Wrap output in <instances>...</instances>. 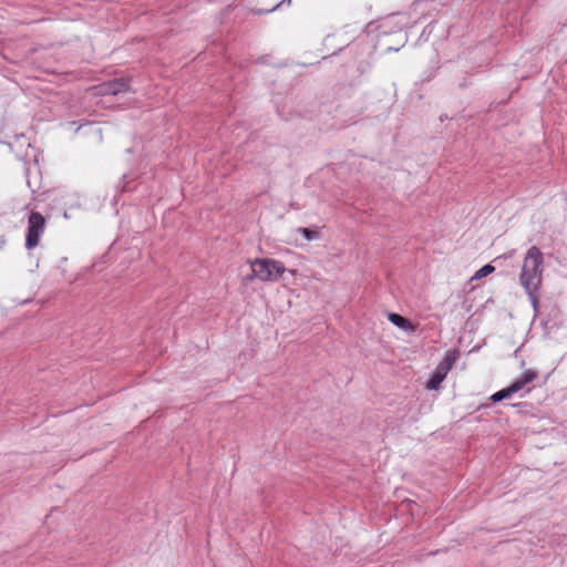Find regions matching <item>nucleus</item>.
Returning a JSON list of instances; mask_svg holds the SVG:
<instances>
[{"label": "nucleus", "instance_id": "39448f33", "mask_svg": "<svg viewBox=\"0 0 567 567\" xmlns=\"http://www.w3.org/2000/svg\"><path fill=\"white\" fill-rule=\"evenodd\" d=\"M537 378V373L530 369L525 370L522 375L513 381V383L491 395L494 403L501 402L505 399L513 396L515 393L523 390L527 384L532 383Z\"/></svg>", "mask_w": 567, "mask_h": 567}, {"label": "nucleus", "instance_id": "0eeeda50", "mask_svg": "<svg viewBox=\"0 0 567 567\" xmlns=\"http://www.w3.org/2000/svg\"><path fill=\"white\" fill-rule=\"evenodd\" d=\"M128 91V81L126 79H115L99 85L100 94L117 95Z\"/></svg>", "mask_w": 567, "mask_h": 567}, {"label": "nucleus", "instance_id": "ddd939ff", "mask_svg": "<svg viewBox=\"0 0 567 567\" xmlns=\"http://www.w3.org/2000/svg\"><path fill=\"white\" fill-rule=\"evenodd\" d=\"M288 2H290V0H288Z\"/></svg>", "mask_w": 567, "mask_h": 567}, {"label": "nucleus", "instance_id": "9d476101", "mask_svg": "<svg viewBox=\"0 0 567 567\" xmlns=\"http://www.w3.org/2000/svg\"><path fill=\"white\" fill-rule=\"evenodd\" d=\"M297 231L300 233L303 236V238L308 241L319 239V233L317 230H313L310 228H305V227H299L297 229Z\"/></svg>", "mask_w": 567, "mask_h": 567}, {"label": "nucleus", "instance_id": "f8f14e48", "mask_svg": "<svg viewBox=\"0 0 567 567\" xmlns=\"http://www.w3.org/2000/svg\"><path fill=\"white\" fill-rule=\"evenodd\" d=\"M122 192H125L126 190V185H123L122 188H121Z\"/></svg>", "mask_w": 567, "mask_h": 567}, {"label": "nucleus", "instance_id": "f03ea898", "mask_svg": "<svg viewBox=\"0 0 567 567\" xmlns=\"http://www.w3.org/2000/svg\"><path fill=\"white\" fill-rule=\"evenodd\" d=\"M251 275L248 280L258 278L261 281H276L286 271L285 265L275 259L257 258L250 261Z\"/></svg>", "mask_w": 567, "mask_h": 567}, {"label": "nucleus", "instance_id": "20e7f679", "mask_svg": "<svg viewBox=\"0 0 567 567\" xmlns=\"http://www.w3.org/2000/svg\"><path fill=\"white\" fill-rule=\"evenodd\" d=\"M537 378V373L530 369L525 370L522 375L513 381V383L491 395L494 403L501 402L505 399L513 396L515 393L523 390L527 384L532 383Z\"/></svg>", "mask_w": 567, "mask_h": 567}, {"label": "nucleus", "instance_id": "6e6552de", "mask_svg": "<svg viewBox=\"0 0 567 567\" xmlns=\"http://www.w3.org/2000/svg\"><path fill=\"white\" fill-rule=\"evenodd\" d=\"M389 320L392 322L395 327L404 330V331H413L414 327L411 323V321L404 317H402L399 313H390Z\"/></svg>", "mask_w": 567, "mask_h": 567}, {"label": "nucleus", "instance_id": "423d86ee", "mask_svg": "<svg viewBox=\"0 0 567 567\" xmlns=\"http://www.w3.org/2000/svg\"><path fill=\"white\" fill-rule=\"evenodd\" d=\"M456 355L454 352H449L444 359L437 364L435 370L432 372L430 380L426 383L429 390H437L442 381L445 379L449 371L452 369Z\"/></svg>", "mask_w": 567, "mask_h": 567}, {"label": "nucleus", "instance_id": "7ed1b4c3", "mask_svg": "<svg viewBox=\"0 0 567 567\" xmlns=\"http://www.w3.org/2000/svg\"><path fill=\"white\" fill-rule=\"evenodd\" d=\"M45 218L39 212H31L28 217V228L25 235V248L31 250L39 245L41 236L44 234Z\"/></svg>", "mask_w": 567, "mask_h": 567}, {"label": "nucleus", "instance_id": "f257e3e1", "mask_svg": "<svg viewBox=\"0 0 567 567\" xmlns=\"http://www.w3.org/2000/svg\"><path fill=\"white\" fill-rule=\"evenodd\" d=\"M544 256L540 249L532 246L523 260L519 281L535 310L539 307V289L543 282Z\"/></svg>", "mask_w": 567, "mask_h": 567}, {"label": "nucleus", "instance_id": "9b49d317", "mask_svg": "<svg viewBox=\"0 0 567 567\" xmlns=\"http://www.w3.org/2000/svg\"><path fill=\"white\" fill-rule=\"evenodd\" d=\"M276 8H277V6L274 7L272 9L267 10L266 12H272Z\"/></svg>", "mask_w": 567, "mask_h": 567}, {"label": "nucleus", "instance_id": "1a4fd4ad", "mask_svg": "<svg viewBox=\"0 0 567 567\" xmlns=\"http://www.w3.org/2000/svg\"><path fill=\"white\" fill-rule=\"evenodd\" d=\"M495 270V268L487 264V265H484L483 267H481L471 278V280H478V279H482L484 277H486L487 275L492 274L493 271Z\"/></svg>", "mask_w": 567, "mask_h": 567}]
</instances>
